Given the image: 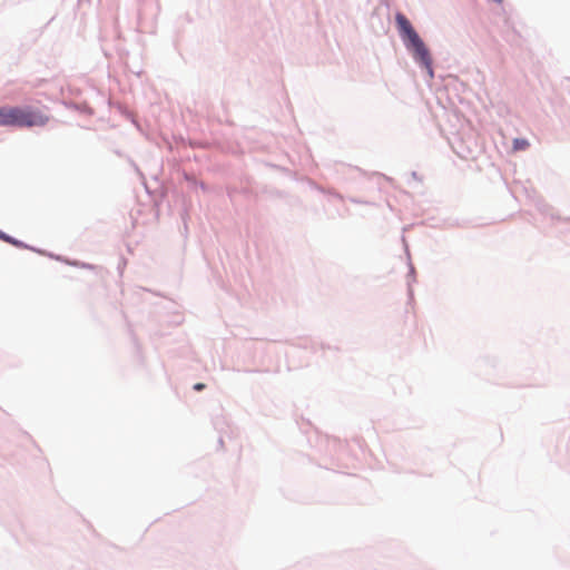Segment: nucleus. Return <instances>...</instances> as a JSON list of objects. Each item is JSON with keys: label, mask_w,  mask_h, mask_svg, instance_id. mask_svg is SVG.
<instances>
[{"label": "nucleus", "mask_w": 570, "mask_h": 570, "mask_svg": "<svg viewBox=\"0 0 570 570\" xmlns=\"http://www.w3.org/2000/svg\"><path fill=\"white\" fill-rule=\"evenodd\" d=\"M48 120L46 114L30 107H0V126L3 127H42Z\"/></svg>", "instance_id": "obj_1"}, {"label": "nucleus", "mask_w": 570, "mask_h": 570, "mask_svg": "<svg viewBox=\"0 0 570 570\" xmlns=\"http://www.w3.org/2000/svg\"><path fill=\"white\" fill-rule=\"evenodd\" d=\"M395 21L406 47L413 51L414 58L419 60L432 76V59L430 52L409 19L403 13H396Z\"/></svg>", "instance_id": "obj_2"}, {"label": "nucleus", "mask_w": 570, "mask_h": 570, "mask_svg": "<svg viewBox=\"0 0 570 570\" xmlns=\"http://www.w3.org/2000/svg\"><path fill=\"white\" fill-rule=\"evenodd\" d=\"M529 146H530V144L527 139L515 138L513 140V150L514 151L525 150Z\"/></svg>", "instance_id": "obj_3"}, {"label": "nucleus", "mask_w": 570, "mask_h": 570, "mask_svg": "<svg viewBox=\"0 0 570 570\" xmlns=\"http://www.w3.org/2000/svg\"><path fill=\"white\" fill-rule=\"evenodd\" d=\"M0 239H2L3 242L9 243V244H11V245H13L16 247H19V248H24L26 247V245L22 242H20L18 239H14V238H12L11 236H9L7 234L0 235Z\"/></svg>", "instance_id": "obj_4"}, {"label": "nucleus", "mask_w": 570, "mask_h": 570, "mask_svg": "<svg viewBox=\"0 0 570 570\" xmlns=\"http://www.w3.org/2000/svg\"><path fill=\"white\" fill-rule=\"evenodd\" d=\"M194 389H195L196 391H202V390H204V389H205V384H203V383H197V384H195V385H194Z\"/></svg>", "instance_id": "obj_5"}, {"label": "nucleus", "mask_w": 570, "mask_h": 570, "mask_svg": "<svg viewBox=\"0 0 570 570\" xmlns=\"http://www.w3.org/2000/svg\"><path fill=\"white\" fill-rule=\"evenodd\" d=\"M4 233L0 230V235H3Z\"/></svg>", "instance_id": "obj_6"}]
</instances>
